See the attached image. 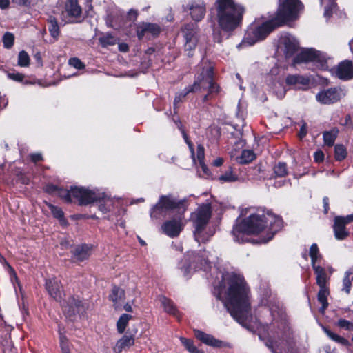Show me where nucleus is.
I'll return each mask as SVG.
<instances>
[{
    "instance_id": "f257e3e1",
    "label": "nucleus",
    "mask_w": 353,
    "mask_h": 353,
    "mask_svg": "<svg viewBox=\"0 0 353 353\" xmlns=\"http://www.w3.org/2000/svg\"><path fill=\"white\" fill-rule=\"evenodd\" d=\"M221 281L214 286L216 296L237 322L248 327L252 317L249 290L243 278L230 272L221 274Z\"/></svg>"
},
{
    "instance_id": "f03ea898",
    "label": "nucleus",
    "mask_w": 353,
    "mask_h": 353,
    "mask_svg": "<svg viewBox=\"0 0 353 353\" xmlns=\"http://www.w3.org/2000/svg\"><path fill=\"white\" fill-rule=\"evenodd\" d=\"M282 226L283 221L279 216L270 212H265L261 209L248 208L241 210L232 233L235 241L243 243L248 241V234L266 230L267 237L262 239L261 241L267 243Z\"/></svg>"
},
{
    "instance_id": "7ed1b4c3",
    "label": "nucleus",
    "mask_w": 353,
    "mask_h": 353,
    "mask_svg": "<svg viewBox=\"0 0 353 353\" xmlns=\"http://www.w3.org/2000/svg\"><path fill=\"white\" fill-rule=\"evenodd\" d=\"M302 9L303 4L299 0H283L279 6L274 18L262 24L255 22L248 28L243 41V45L252 46L264 39L276 27L296 19Z\"/></svg>"
},
{
    "instance_id": "20e7f679",
    "label": "nucleus",
    "mask_w": 353,
    "mask_h": 353,
    "mask_svg": "<svg viewBox=\"0 0 353 353\" xmlns=\"http://www.w3.org/2000/svg\"><path fill=\"white\" fill-rule=\"evenodd\" d=\"M216 16L220 28L225 32H231L242 23L245 12V7L235 0H216Z\"/></svg>"
},
{
    "instance_id": "39448f33",
    "label": "nucleus",
    "mask_w": 353,
    "mask_h": 353,
    "mask_svg": "<svg viewBox=\"0 0 353 353\" xmlns=\"http://www.w3.org/2000/svg\"><path fill=\"white\" fill-rule=\"evenodd\" d=\"M279 330L276 337L269 338L265 341V345L273 353H307L305 349L296 347V336L288 324H281Z\"/></svg>"
},
{
    "instance_id": "423d86ee",
    "label": "nucleus",
    "mask_w": 353,
    "mask_h": 353,
    "mask_svg": "<svg viewBox=\"0 0 353 353\" xmlns=\"http://www.w3.org/2000/svg\"><path fill=\"white\" fill-rule=\"evenodd\" d=\"M76 199L79 204L88 205L94 201L102 200L99 204V209L103 213L110 211L113 205L112 200L105 193L101 192L99 190H89L84 188L74 187L68 190V202Z\"/></svg>"
},
{
    "instance_id": "0eeeda50",
    "label": "nucleus",
    "mask_w": 353,
    "mask_h": 353,
    "mask_svg": "<svg viewBox=\"0 0 353 353\" xmlns=\"http://www.w3.org/2000/svg\"><path fill=\"white\" fill-rule=\"evenodd\" d=\"M205 64L206 65L205 67L203 68L202 72L194 83L191 86L185 88L176 95L174 101V105L181 101L191 92L208 89L210 94L219 92V87L213 81V67L210 64Z\"/></svg>"
},
{
    "instance_id": "6e6552de",
    "label": "nucleus",
    "mask_w": 353,
    "mask_h": 353,
    "mask_svg": "<svg viewBox=\"0 0 353 353\" xmlns=\"http://www.w3.org/2000/svg\"><path fill=\"white\" fill-rule=\"evenodd\" d=\"M212 214L211 205L209 203L199 206L196 212L192 214L195 230L194 235L195 240L200 243H205L214 234L212 230L204 231L205 225L208 223Z\"/></svg>"
},
{
    "instance_id": "1a4fd4ad",
    "label": "nucleus",
    "mask_w": 353,
    "mask_h": 353,
    "mask_svg": "<svg viewBox=\"0 0 353 353\" xmlns=\"http://www.w3.org/2000/svg\"><path fill=\"white\" fill-rule=\"evenodd\" d=\"M179 268L186 277L196 270H208L210 267V259L204 252L201 254L194 252H188L179 264Z\"/></svg>"
},
{
    "instance_id": "9d476101",
    "label": "nucleus",
    "mask_w": 353,
    "mask_h": 353,
    "mask_svg": "<svg viewBox=\"0 0 353 353\" xmlns=\"http://www.w3.org/2000/svg\"><path fill=\"white\" fill-rule=\"evenodd\" d=\"M182 201L176 199L171 195H163L160 196L159 201L154 205L150 210V217L158 219L165 216L168 212L179 209V210L185 211Z\"/></svg>"
},
{
    "instance_id": "9b49d317",
    "label": "nucleus",
    "mask_w": 353,
    "mask_h": 353,
    "mask_svg": "<svg viewBox=\"0 0 353 353\" xmlns=\"http://www.w3.org/2000/svg\"><path fill=\"white\" fill-rule=\"evenodd\" d=\"M283 77V71L278 66L272 68L265 76L266 84L278 99H283L286 93V89L282 83Z\"/></svg>"
},
{
    "instance_id": "f8f14e48",
    "label": "nucleus",
    "mask_w": 353,
    "mask_h": 353,
    "mask_svg": "<svg viewBox=\"0 0 353 353\" xmlns=\"http://www.w3.org/2000/svg\"><path fill=\"white\" fill-rule=\"evenodd\" d=\"M310 61L319 64L318 66L322 70H327L328 68L325 56L312 48L303 50L296 56L294 60L295 63Z\"/></svg>"
},
{
    "instance_id": "ddd939ff",
    "label": "nucleus",
    "mask_w": 353,
    "mask_h": 353,
    "mask_svg": "<svg viewBox=\"0 0 353 353\" xmlns=\"http://www.w3.org/2000/svg\"><path fill=\"white\" fill-rule=\"evenodd\" d=\"M345 95L343 90L332 88L323 90L316 95V99L322 104H331L339 101Z\"/></svg>"
},
{
    "instance_id": "4468645a",
    "label": "nucleus",
    "mask_w": 353,
    "mask_h": 353,
    "mask_svg": "<svg viewBox=\"0 0 353 353\" xmlns=\"http://www.w3.org/2000/svg\"><path fill=\"white\" fill-rule=\"evenodd\" d=\"M353 221V214L346 216H336L334 218L333 230L334 236L337 240H343L347 238L350 232L346 228V225Z\"/></svg>"
},
{
    "instance_id": "2eb2a0df",
    "label": "nucleus",
    "mask_w": 353,
    "mask_h": 353,
    "mask_svg": "<svg viewBox=\"0 0 353 353\" xmlns=\"http://www.w3.org/2000/svg\"><path fill=\"white\" fill-rule=\"evenodd\" d=\"M182 33L185 40V50L195 48L198 42V26L196 23H189L182 29Z\"/></svg>"
},
{
    "instance_id": "dca6fc26",
    "label": "nucleus",
    "mask_w": 353,
    "mask_h": 353,
    "mask_svg": "<svg viewBox=\"0 0 353 353\" xmlns=\"http://www.w3.org/2000/svg\"><path fill=\"white\" fill-rule=\"evenodd\" d=\"M184 227L181 218L168 220L161 225L162 232L167 236L174 238L178 236Z\"/></svg>"
},
{
    "instance_id": "f3484780",
    "label": "nucleus",
    "mask_w": 353,
    "mask_h": 353,
    "mask_svg": "<svg viewBox=\"0 0 353 353\" xmlns=\"http://www.w3.org/2000/svg\"><path fill=\"white\" fill-rule=\"evenodd\" d=\"M279 47L282 49L286 57L293 55L298 50L297 40L291 34H284L281 36L279 41Z\"/></svg>"
},
{
    "instance_id": "a211bd4d",
    "label": "nucleus",
    "mask_w": 353,
    "mask_h": 353,
    "mask_svg": "<svg viewBox=\"0 0 353 353\" xmlns=\"http://www.w3.org/2000/svg\"><path fill=\"white\" fill-rule=\"evenodd\" d=\"M176 124L177 125V128L181 130L183 137L185 141V143L188 144L190 151L191 152V156L193 159L194 162L198 161V163L204 162V158H205V150L202 145L199 144L197 146V153H196V159L194 157V145L191 143V141L189 140L187 134L185 133L184 129L183 128V126L180 122H176Z\"/></svg>"
},
{
    "instance_id": "6ab92c4d",
    "label": "nucleus",
    "mask_w": 353,
    "mask_h": 353,
    "mask_svg": "<svg viewBox=\"0 0 353 353\" xmlns=\"http://www.w3.org/2000/svg\"><path fill=\"white\" fill-rule=\"evenodd\" d=\"M92 247L88 245H81L75 247L71 250V261L79 263L88 259L91 255Z\"/></svg>"
},
{
    "instance_id": "aec40b11",
    "label": "nucleus",
    "mask_w": 353,
    "mask_h": 353,
    "mask_svg": "<svg viewBox=\"0 0 353 353\" xmlns=\"http://www.w3.org/2000/svg\"><path fill=\"white\" fill-rule=\"evenodd\" d=\"M81 8L78 4L77 0H70L68 3V23L81 22Z\"/></svg>"
},
{
    "instance_id": "412c9836",
    "label": "nucleus",
    "mask_w": 353,
    "mask_h": 353,
    "mask_svg": "<svg viewBox=\"0 0 353 353\" xmlns=\"http://www.w3.org/2000/svg\"><path fill=\"white\" fill-rule=\"evenodd\" d=\"M195 336L202 341L203 343L214 347H222L228 346L227 343L222 341L215 339L212 335L206 334L201 330H194Z\"/></svg>"
},
{
    "instance_id": "4be33fe9",
    "label": "nucleus",
    "mask_w": 353,
    "mask_h": 353,
    "mask_svg": "<svg viewBox=\"0 0 353 353\" xmlns=\"http://www.w3.org/2000/svg\"><path fill=\"white\" fill-rule=\"evenodd\" d=\"M189 9L192 18L196 21H201L205 14V4L203 0H192Z\"/></svg>"
},
{
    "instance_id": "5701e85b",
    "label": "nucleus",
    "mask_w": 353,
    "mask_h": 353,
    "mask_svg": "<svg viewBox=\"0 0 353 353\" xmlns=\"http://www.w3.org/2000/svg\"><path fill=\"white\" fill-rule=\"evenodd\" d=\"M310 83V79L304 76L299 74H290L285 79V83L289 86H292L296 89H305Z\"/></svg>"
},
{
    "instance_id": "b1692460",
    "label": "nucleus",
    "mask_w": 353,
    "mask_h": 353,
    "mask_svg": "<svg viewBox=\"0 0 353 353\" xmlns=\"http://www.w3.org/2000/svg\"><path fill=\"white\" fill-rule=\"evenodd\" d=\"M338 78L343 80H350L353 78V63L350 61L341 62L336 70Z\"/></svg>"
},
{
    "instance_id": "393cba45",
    "label": "nucleus",
    "mask_w": 353,
    "mask_h": 353,
    "mask_svg": "<svg viewBox=\"0 0 353 353\" xmlns=\"http://www.w3.org/2000/svg\"><path fill=\"white\" fill-rule=\"evenodd\" d=\"M161 31L160 27L154 23H142L137 27V33L139 39H142L145 34H150L157 36Z\"/></svg>"
},
{
    "instance_id": "a878e982",
    "label": "nucleus",
    "mask_w": 353,
    "mask_h": 353,
    "mask_svg": "<svg viewBox=\"0 0 353 353\" xmlns=\"http://www.w3.org/2000/svg\"><path fill=\"white\" fill-rule=\"evenodd\" d=\"M46 288L52 297H53L57 301H61V285L58 281L56 279L47 281L46 283Z\"/></svg>"
},
{
    "instance_id": "bb28decb",
    "label": "nucleus",
    "mask_w": 353,
    "mask_h": 353,
    "mask_svg": "<svg viewBox=\"0 0 353 353\" xmlns=\"http://www.w3.org/2000/svg\"><path fill=\"white\" fill-rule=\"evenodd\" d=\"M134 343V339L132 336L124 335L116 343L113 348L115 353H121L123 350L129 348Z\"/></svg>"
},
{
    "instance_id": "cd10ccee",
    "label": "nucleus",
    "mask_w": 353,
    "mask_h": 353,
    "mask_svg": "<svg viewBox=\"0 0 353 353\" xmlns=\"http://www.w3.org/2000/svg\"><path fill=\"white\" fill-rule=\"evenodd\" d=\"M125 293L124 291L118 288L114 287L112 292L110 294V299L114 303V307L118 309L124 300Z\"/></svg>"
},
{
    "instance_id": "c85d7f7f",
    "label": "nucleus",
    "mask_w": 353,
    "mask_h": 353,
    "mask_svg": "<svg viewBox=\"0 0 353 353\" xmlns=\"http://www.w3.org/2000/svg\"><path fill=\"white\" fill-rule=\"evenodd\" d=\"M69 302L70 305V310H68V314L69 313H70V315L82 314L85 312V307L79 298L75 299L74 297H72L70 299Z\"/></svg>"
},
{
    "instance_id": "c756f323",
    "label": "nucleus",
    "mask_w": 353,
    "mask_h": 353,
    "mask_svg": "<svg viewBox=\"0 0 353 353\" xmlns=\"http://www.w3.org/2000/svg\"><path fill=\"white\" fill-rule=\"evenodd\" d=\"M313 270L316 274V283L319 287L325 286L327 282V274L325 270L321 266L314 265Z\"/></svg>"
},
{
    "instance_id": "7c9ffc66",
    "label": "nucleus",
    "mask_w": 353,
    "mask_h": 353,
    "mask_svg": "<svg viewBox=\"0 0 353 353\" xmlns=\"http://www.w3.org/2000/svg\"><path fill=\"white\" fill-rule=\"evenodd\" d=\"M158 301L161 303L164 310L170 314L176 315V309L174 306L172 302L165 296H161L158 298Z\"/></svg>"
},
{
    "instance_id": "2f4dec72",
    "label": "nucleus",
    "mask_w": 353,
    "mask_h": 353,
    "mask_svg": "<svg viewBox=\"0 0 353 353\" xmlns=\"http://www.w3.org/2000/svg\"><path fill=\"white\" fill-rule=\"evenodd\" d=\"M339 130L336 128H332L330 131L323 133L324 143L327 146H332L337 137Z\"/></svg>"
},
{
    "instance_id": "473e14b6",
    "label": "nucleus",
    "mask_w": 353,
    "mask_h": 353,
    "mask_svg": "<svg viewBox=\"0 0 353 353\" xmlns=\"http://www.w3.org/2000/svg\"><path fill=\"white\" fill-rule=\"evenodd\" d=\"M256 158V155L251 150H244L242 151L240 157H237L238 162L241 164H246L252 161Z\"/></svg>"
},
{
    "instance_id": "72a5a7b5",
    "label": "nucleus",
    "mask_w": 353,
    "mask_h": 353,
    "mask_svg": "<svg viewBox=\"0 0 353 353\" xmlns=\"http://www.w3.org/2000/svg\"><path fill=\"white\" fill-rule=\"evenodd\" d=\"M320 2L321 6H324V16L327 18L330 17L336 9V0H320Z\"/></svg>"
},
{
    "instance_id": "f704fd0d",
    "label": "nucleus",
    "mask_w": 353,
    "mask_h": 353,
    "mask_svg": "<svg viewBox=\"0 0 353 353\" xmlns=\"http://www.w3.org/2000/svg\"><path fill=\"white\" fill-rule=\"evenodd\" d=\"M328 292L325 286L320 287V290L318 294V300L322 304V307L320 309V312L323 313L325 308L327 307V296Z\"/></svg>"
},
{
    "instance_id": "c9c22d12",
    "label": "nucleus",
    "mask_w": 353,
    "mask_h": 353,
    "mask_svg": "<svg viewBox=\"0 0 353 353\" xmlns=\"http://www.w3.org/2000/svg\"><path fill=\"white\" fill-rule=\"evenodd\" d=\"M310 256L312 267L322 259V255L319 253L318 245L316 243H313L310 248Z\"/></svg>"
},
{
    "instance_id": "e433bc0d",
    "label": "nucleus",
    "mask_w": 353,
    "mask_h": 353,
    "mask_svg": "<svg viewBox=\"0 0 353 353\" xmlns=\"http://www.w3.org/2000/svg\"><path fill=\"white\" fill-rule=\"evenodd\" d=\"M353 281V269H350L345 273L343 280V290L349 293L351 288V282Z\"/></svg>"
},
{
    "instance_id": "4c0bfd02",
    "label": "nucleus",
    "mask_w": 353,
    "mask_h": 353,
    "mask_svg": "<svg viewBox=\"0 0 353 353\" xmlns=\"http://www.w3.org/2000/svg\"><path fill=\"white\" fill-rule=\"evenodd\" d=\"M48 208L50 210L53 216L59 219L61 224L64 223V212L61 208L55 206L50 203H46Z\"/></svg>"
},
{
    "instance_id": "58836bf2",
    "label": "nucleus",
    "mask_w": 353,
    "mask_h": 353,
    "mask_svg": "<svg viewBox=\"0 0 353 353\" xmlns=\"http://www.w3.org/2000/svg\"><path fill=\"white\" fill-rule=\"evenodd\" d=\"M180 341L181 343L184 345L185 349L190 353H205L203 351L199 350L193 343V341L190 339L181 337Z\"/></svg>"
},
{
    "instance_id": "ea45409f",
    "label": "nucleus",
    "mask_w": 353,
    "mask_h": 353,
    "mask_svg": "<svg viewBox=\"0 0 353 353\" xmlns=\"http://www.w3.org/2000/svg\"><path fill=\"white\" fill-rule=\"evenodd\" d=\"M131 318L132 316L127 314H123L120 316L117 323V330L120 334H122L125 331Z\"/></svg>"
},
{
    "instance_id": "a19ab883",
    "label": "nucleus",
    "mask_w": 353,
    "mask_h": 353,
    "mask_svg": "<svg viewBox=\"0 0 353 353\" xmlns=\"http://www.w3.org/2000/svg\"><path fill=\"white\" fill-rule=\"evenodd\" d=\"M219 180L222 183H231L238 180V177L234 174L231 168H229L224 174L219 176Z\"/></svg>"
},
{
    "instance_id": "79ce46f5",
    "label": "nucleus",
    "mask_w": 353,
    "mask_h": 353,
    "mask_svg": "<svg viewBox=\"0 0 353 353\" xmlns=\"http://www.w3.org/2000/svg\"><path fill=\"white\" fill-rule=\"evenodd\" d=\"M323 330L332 340H333L343 345L346 346V345H349V341L347 339H345V338L332 332L331 331H330L329 330H327L325 327L323 328Z\"/></svg>"
},
{
    "instance_id": "37998d69",
    "label": "nucleus",
    "mask_w": 353,
    "mask_h": 353,
    "mask_svg": "<svg viewBox=\"0 0 353 353\" xmlns=\"http://www.w3.org/2000/svg\"><path fill=\"white\" fill-rule=\"evenodd\" d=\"M48 30L54 38H57L59 34V28L55 19H50L48 21Z\"/></svg>"
},
{
    "instance_id": "c03bdc74",
    "label": "nucleus",
    "mask_w": 353,
    "mask_h": 353,
    "mask_svg": "<svg viewBox=\"0 0 353 353\" xmlns=\"http://www.w3.org/2000/svg\"><path fill=\"white\" fill-rule=\"evenodd\" d=\"M30 64V57L28 54L22 50L18 55V65L21 67H27Z\"/></svg>"
},
{
    "instance_id": "a18cd8bd",
    "label": "nucleus",
    "mask_w": 353,
    "mask_h": 353,
    "mask_svg": "<svg viewBox=\"0 0 353 353\" xmlns=\"http://www.w3.org/2000/svg\"><path fill=\"white\" fill-rule=\"evenodd\" d=\"M59 334L60 340V346L62 350V353H66V343H65V330L63 326L59 325Z\"/></svg>"
},
{
    "instance_id": "49530a36",
    "label": "nucleus",
    "mask_w": 353,
    "mask_h": 353,
    "mask_svg": "<svg viewBox=\"0 0 353 353\" xmlns=\"http://www.w3.org/2000/svg\"><path fill=\"white\" fill-rule=\"evenodd\" d=\"M274 173L279 176H284L288 174L287 165L285 163L279 162L274 168Z\"/></svg>"
},
{
    "instance_id": "de8ad7c7",
    "label": "nucleus",
    "mask_w": 353,
    "mask_h": 353,
    "mask_svg": "<svg viewBox=\"0 0 353 353\" xmlns=\"http://www.w3.org/2000/svg\"><path fill=\"white\" fill-rule=\"evenodd\" d=\"M335 158L338 161L344 159L347 155L346 150L342 145H336L334 148Z\"/></svg>"
},
{
    "instance_id": "09e8293b",
    "label": "nucleus",
    "mask_w": 353,
    "mask_h": 353,
    "mask_svg": "<svg viewBox=\"0 0 353 353\" xmlns=\"http://www.w3.org/2000/svg\"><path fill=\"white\" fill-rule=\"evenodd\" d=\"M103 46H113L117 43V39L111 34H105L99 39Z\"/></svg>"
},
{
    "instance_id": "8fccbe9b",
    "label": "nucleus",
    "mask_w": 353,
    "mask_h": 353,
    "mask_svg": "<svg viewBox=\"0 0 353 353\" xmlns=\"http://www.w3.org/2000/svg\"><path fill=\"white\" fill-rule=\"evenodd\" d=\"M14 41V36L10 32H6L3 37V46L6 48H10Z\"/></svg>"
},
{
    "instance_id": "3c124183",
    "label": "nucleus",
    "mask_w": 353,
    "mask_h": 353,
    "mask_svg": "<svg viewBox=\"0 0 353 353\" xmlns=\"http://www.w3.org/2000/svg\"><path fill=\"white\" fill-rule=\"evenodd\" d=\"M8 77L17 82H23L24 75L19 72H9Z\"/></svg>"
},
{
    "instance_id": "603ef678",
    "label": "nucleus",
    "mask_w": 353,
    "mask_h": 353,
    "mask_svg": "<svg viewBox=\"0 0 353 353\" xmlns=\"http://www.w3.org/2000/svg\"><path fill=\"white\" fill-rule=\"evenodd\" d=\"M45 191L49 194H60L62 197H64L63 195L61 194V192L58 188V187L57 185H54L53 184H47L46 186H45Z\"/></svg>"
},
{
    "instance_id": "864d4df0",
    "label": "nucleus",
    "mask_w": 353,
    "mask_h": 353,
    "mask_svg": "<svg viewBox=\"0 0 353 353\" xmlns=\"http://www.w3.org/2000/svg\"><path fill=\"white\" fill-rule=\"evenodd\" d=\"M68 63L70 66L77 69H82L84 68V64L77 58H71Z\"/></svg>"
},
{
    "instance_id": "5fc2aeb1",
    "label": "nucleus",
    "mask_w": 353,
    "mask_h": 353,
    "mask_svg": "<svg viewBox=\"0 0 353 353\" xmlns=\"http://www.w3.org/2000/svg\"><path fill=\"white\" fill-rule=\"evenodd\" d=\"M199 164L201 169V171L203 172V174H201V173H200V174L203 177H208L210 176V171H209L208 167L206 166V165L204 163V162L199 163Z\"/></svg>"
},
{
    "instance_id": "6e6d98bb",
    "label": "nucleus",
    "mask_w": 353,
    "mask_h": 353,
    "mask_svg": "<svg viewBox=\"0 0 353 353\" xmlns=\"http://www.w3.org/2000/svg\"><path fill=\"white\" fill-rule=\"evenodd\" d=\"M314 160L317 163L322 162L324 159V154L322 151H316L314 154Z\"/></svg>"
},
{
    "instance_id": "4d7b16f0",
    "label": "nucleus",
    "mask_w": 353,
    "mask_h": 353,
    "mask_svg": "<svg viewBox=\"0 0 353 353\" xmlns=\"http://www.w3.org/2000/svg\"><path fill=\"white\" fill-rule=\"evenodd\" d=\"M12 1L19 6L29 7L30 6V0H12Z\"/></svg>"
},
{
    "instance_id": "13d9d810",
    "label": "nucleus",
    "mask_w": 353,
    "mask_h": 353,
    "mask_svg": "<svg viewBox=\"0 0 353 353\" xmlns=\"http://www.w3.org/2000/svg\"><path fill=\"white\" fill-rule=\"evenodd\" d=\"M30 159L34 163H37L43 160L42 155L40 153L31 154Z\"/></svg>"
},
{
    "instance_id": "bf43d9fd",
    "label": "nucleus",
    "mask_w": 353,
    "mask_h": 353,
    "mask_svg": "<svg viewBox=\"0 0 353 353\" xmlns=\"http://www.w3.org/2000/svg\"><path fill=\"white\" fill-rule=\"evenodd\" d=\"M306 134H307V125H306V123H303V125L300 129L299 136L300 139H303L306 135Z\"/></svg>"
},
{
    "instance_id": "052dcab7",
    "label": "nucleus",
    "mask_w": 353,
    "mask_h": 353,
    "mask_svg": "<svg viewBox=\"0 0 353 353\" xmlns=\"http://www.w3.org/2000/svg\"><path fill=\"white\" fill-rule=\"evenodd\" d=\"M10 0H0V8L1 10L8 9L10 6Z\"/></svg>"
},
{
    "instance_id": "680f3d73",
    "label": "nucleus",
    "mask_w": 353,
    "mask_h": 353,
    "mask_svg": "<svg viewBox=\"0 0 353 353\" xmlns=\"http://www.w3.org/2000/svg\"><path fill=\"white\" fill-rule=\"evenodd\" d=\"M214 39L217 43H220L222 41V37L221 35V32L219 31H214Z\"/></svg>"
},
{
    "instance_id": "e2e57ef3",
    "label": "nucleus",
    "mask_w": 353,
    "mask_h": 353,
    "mask_svg": "<svg viewBox=\"0 0 353 353\" xmlns=\"http://www.w3.org/2000/svg\"><path fill=\"white\" fill-rule=\"evenodd\" d=\"M223 159L221 157H218L214 160L212 163L214 166L219 167L223 164Z\"/></svg>"
},
{
    "instance_id": "0e129e2a",
    "label": "nucleus",
    "mask_w": 353,
    "mask_h": 353,
    "mask_svg": "<svg viewBox=\"0 0 353 353\" xmlns=\"http://www.w3.org/2000/svg\"><path fill=\"white\" fill-rule=\"evenodd\" d=\"M137 16V12L134 10H130L128 12V17L131 20H135Z\"/></svg>"
},
{
    "instance_id": "69168bd1",
    "label": "nucleus",
    "mask_w": 353,
    "mask_h": 353,
    "mask_svg": "<svg viewBox=\"0 0 353 353\" xmlns=\"http://www.w3.org/2000/svg\"><path fill=\"white\" fill-rule=\"evenodd\" d=\"M323 205H324V212H325V213H327L328 210H329L328 198L327 197H324L323 200Z\"/></svg>"
},
{
    "instance_id": "338daca9",
    "label": "nucleus",
    "mask_w": 353,
    "mask_h": 353,
    "mask_svg": "<svg viewBox=\"0 0 353 353\" xmlns=\"http://www.w3.org/2000/svg\"><path fill=\"white\" fill-rule=\"evenodd\" d=\"M124 310L127 312H132V305L130 303H126L124 305Z\"/></svg>"
},
{
    "instance_id": "774afa93",
    "label": "nucleus",
    "mask_w": 353,
    "mask_h": 353,
    "mask_svg": "<svg viewBox=\"0 0 353 353\" xmlns=\"http://www.w3.org/2000/svg\"><path fill=\"white\" fill-rule=\"evenodd\" d=\"M119 49L121 51H127L128 49V47L125 44H120L119 45Z\"/></svg>"
}]
</instances>
